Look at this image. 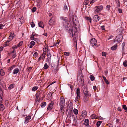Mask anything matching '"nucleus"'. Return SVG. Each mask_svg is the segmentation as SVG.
<instances>
[{"label": "nucleus", "mask_w": 127, "mask_h": 127, "mask_svg": "<svg viewBox=\"0 0 127 127\" xmlns=\"http://www.w3.org/2000/svg\"><path fill=\"white\" fill-rule=\"evenodd\" d=\"M73 112L75 114L77 115L78 114V110L77 109H74L73 110Z\"/></svg>", "instance_id": "obj_32"}, {"label": "nucleus", "mask_w": 127, "mask_h": 127, "mask_svg": "<svg viewBox=\"0 0 127 127\" xmlns=\"http://www.w3.org/2000/svg\"><path fill=\"white\" fill-rule=\"evenodd\" d=\"M38 24L39 27L42 28H44V25L43 22L42 21H41L39 22L38 23Z\"/></svg>", "instance_id": "obj_16"}, {"label": "nucleus", "mask_w": 127, "mask_h": 127, "mask_svg": "<svg viewBox=\"0 0 127 127\" xmlns=\"http://www.w3.org/2000/svg\"><path fill=\"white\" fill-rule=\"evenodd\" d=\"M33 40L37 43L39 41L38 39L37 38H35Z\"/></svg>", "instance_id": "obj_49"}, {"label": "nucleus", "mask_w": 127, "mask_h": 127, "mask_svg": "<svg viewBox=\"0 0 127 127\" xmlns=\"http://www.w3.org/2000/svg\"><path fill=\"white\" fill-rule=\"evenodd\" d=\"M34 35H32L31 36V39L33 40H34V39L35 38L34 37Z\"/></svg>", "instance_id": "obj_61"}, {"label": "nucleus", "mask_w": 127, "mask_h": 127, "mask_svg": "<svg viewBox=\"0 0 127 127\" xmlns=\"http://www.w3.org/2000/svg\"><path fill=\"white\" fill-rule=\"evenodd\" d=\"M38 54L36 52H35L34 53L33 56L34 57L36 58L37 57Z\"/></svg>", "instance_id": "obj_43"}, {"label": "nucleus", "mask_w": 127, "mask_h": 127, "mask_svg": "<svg viewBox=\"0 0 127 127\" xmlns=\"http://www.w3.org/2000/svg\"><path fill=\"white\" fill-rule=\"evenodd\" d=\"M87 114L86 112L85 111H83L82 112V113L81 115V116L82 117L85 116Z\"/></svg>", "instance_id": "obj_29"}, {"label": "nucleus", "mask_w": 127, "mask_h": 127, "mask_svg": "<svg viewBox=\"0 0 127 127\" xmlns=\"http://www.w3.org/2000/svg\"><path fill=\"white\" fill-rule=\"evenodd\" d=\"M59 42H60V41H58L57 42L54 43L53 46H56L57 45V44H59Z\"/></svg>", "instance_id": "obj_50"}, {"label": "nucleus", "mask_w": 127, "mask_h": 127, "mask_svg": "<svg viewBox=\"0 0 127 127\" xmlns=\"http://www.w3.org/2000/svg\"><path fill=\"white\" fill-rule=\"evenodd\" d=\"M104 82L105 83L107 84H109V82L107 80V79L104 80Z\"/></svg>", "instance_id": "obj_58"}, {"label": "nucleus", "mask_w": 127, "mask_h": 127, "mask_svg": "<svg viewBox=\"0 0 127 127\" xmlns=\"http://www.w3.org/2000/svg\"><path fill=\"white\" fill-rule=\"evenodd\" d=\"M89 3V1L88 0H86L85 1L83 4L84 5H87Z\"/></svg>", "instance_id": "obj_42"}, {"label": "nucleus", "mask_w": 127, "mask_h": 127, "mask_svg": "<svg viewBox=\"0 0 127 127\" xmlns=\"http://www.w3.org/2000/svg\"><path fill=\"white\" fill-rule=\"evenodd\" d=\"M123 107L124 110H127V109L126 105H123Z\"/></svg>", "instance_id": "obj_46"}, {"label": "nucleus", "mask_w": 127, "mask_h": 127, "mask_svg": "<svg viewBox=\"0 0 127 127\" xmlns=\"http://www.w3.org/2000/svg\"><path fill=\"white\" fill-rule=\"evenodd\" d=\"M67 9V6L66 5H64V9L65 11L66 10V9Z\"/></svg>", "instance_id": "obj_56"}, {"label": "nucleus", "mask_w": 127, "mask_h": 127, "mask_svg": "<svg viewBox=\"0 0 127 127\" xmlns=\"http://www.w3.org/2000/svg\"><path fill=\"white\" fill-rule=\"evenodd\" d=\"M65 101L64 98L63 97H61L60 99L59 105L60 109L62 111L64 108L65 105Z\"/></svg>", "instance_id": "obj_2"}, {"label": "nucleus", "mask_w": 127, "mask_h": 127, "mask_svg": "<svg viewBox=\"0 0 127 127\" xmlns=\"http://www.w3.org/2000/svg\"><path fill=\"white\" fill-rule=\"evenodd\" d=\"M99 17L97 15H95L93 18V20L94 21L97 22L99 20Z\"/></svg>", "instance_id": "obj_12"}, {"label": "nucleus", "mask_w": 127, "mask_h": 127, "mask_svg": "<svg viewBox=\"0 0 127 127\" xmlns=\"http://www.w3.org/2000/svg\"><path fill=\"white\" fill-rule=\"evenodd\" d=\"M90 78L92 81L94 80L95 79V77L92 75H91L90 76Z\"/></svg>", "instance_id": "obj_38"}, {"label": "nucleus", "mask_w": 127, "mask_h": 127, "mask_svg": "<svg viewBox=\"0 0 127 127\" xmlns=\"http://www.w3.org/2000/svg\"><path fill=\"white\" fill-rule=\"evenodd\" d=\"M73 121L75 123L77 122V119L75 117L74 118V119Z\"/></svg>", "instance_id": "obj_54"}, {"label": "nucleus", "mask_w": 127, "mask_h": 127, "mask_svg": "<svg viewBox=\"0 0 127 127\" xmlns=\"http://www.w3.org/2000/svg\"><path fill=\"white\" fill-rule=\"evenodd\" d=\"M117 45L116 44L115 45L111 47V49L112 50H115L117 48Z\"/></svg>", "instance_id": "obj_25"}, {"label": "nucleus", "mask_w": 127, "mask_h": 127, "mask_svg": "<svg viewBox=\"0 0 127 127\" xmlns=\"http://www.w3.org/2000/svg\"><path fill=\"white\" fill-rule=\"evenodd\" d=\"M49 67V66L48 65L47 63H45L44 66V68L45 69H47Z\"/></svg>", "instance_id": "obj_37"}, {"label": "nucleus", "mask_w": 127, "mask_h": 127, "mask_svg": "<svg viewBox=\"0 0 127 127\" xmlns=\"http://www.w3.org/2000/svg\"><path fill=\"white\" fill-rule=\"evenodd\" d=\"M54 104V102L53 101H51V102L49 104L47 107V109L49 110H50L53 108V106Z\"/></svg>", "instance_id": "obj_10"}, {"label": "nucleus", "mask_w": 127, "mask_h": 127, "mask_svg": "<svg viewBox=\"0 0 127 127\" xmlns=\"http://www.w3.org/2000/svg\"><path fill=\"white\" fill-rule=\"evenodd\" d=\"M90 45L92 46H95L97 44L96 40L95 38L91 39L90 41Z\"/></svg>", "instance_id": "obj_7"}, {"label": "nucleus", "mask_w": 127, "mask_h": 127, "mask_svg": "<svg viewBox=\"0 0 127 127\" xmlns=\"http://www.w3.org/2000/svg\"><path fill=\"white\" fill-rule=\"evenodd\" d=\"M97 116L95 114H92L91 116V118L92 119H97Z\"/></svg>", "instance_id": "obj_18"}, {"label": "nucleus", "mask_w": 127, "mask_h": 127, "mask_svg": "<svg viewBox=\"0 0 127 127\" xmlns=\"http://www.w3.org/2000/svg\"><path fill=\"white\" fill-rule=\"evenodd\" d=\"M5 75V73L4 71L2 69H1L0 70V76H3Z\"/></svg>", "instance_id": "obj_19"}, {"label": "nucleus", "mask_w": 127, "mask_h": 127, "mask_svg": "<svg viewBox=\"0 0 127 127\" xmlns=\"http://www.w3.org/2000/svg\"><path fill=\"white\" fill-rule=\"evenodd\" d=\"M31 117L30 116H28L25 118V123L27 124L31 118Z\"/></svg>", "instance_id": "obj_13"}, {"label": "nucleus", "mask_w": 127, "mask_h": 127, "mask_svg": "<svg viewBox=\"0 0 127 127\" xmlns=\"http://www.w3.org/2000/svg\"><path fill=\"white\" fill-rule=\"evenodd\" d=\"M103 8V6L102 5L96 6L95 7V14H97L99 13L100 11Z\"/></svg>", "instance_id": "obj_4"}, {"label": "nucleus", "mask_w": 127, "mask_h": 127, "mask_svg": "<svg viewBox=\"0 0 127 127\" xmlns=\"http://www.w3.org/2000/svg\"><path fill=\"white\" fill-rule=\"evenodd\" d=\"M71 21H72L74 25H77L78 23V20L77 17L75 16H74L72 19L70 20Z\"/></svg>", "instance_id": "obj_5"}, {"label": "nucleus", "mask_w": 127, "mask_h": 127, "mask_svg": "<svg viewBox=\"0 0 127 127\" xmlns=\"http://www.w3.org/2000/svg\"><path fill=\"white\" fill-rule=\"evenodd\" d=\"M77 77L79 82H80L81 84H83L84 81L83 80V75L81 71H80L78 73Z\"/></svg>", "instance_id": "obj_3"}, {"label": "nucleus", "mask_w": 127, "mask_h": 127, "mask_svg": "<svg viewBox=\"0 0 127 127\" xmlns=\"http://www.w3.org/2000/svg\"><path fill=\"white\" fill-rule=\"evenodd\" d=\"M68 30V32L70 33V35L72 36L73 37L74 41L75 43H76L77 45L76 41L77 39V35L76 27H73L71 29H69Z\"/></svg>", "instance_id": "obj_1"}, {"label": "nucleus", "mask_w": 127, "mask_h": 127, "mask_svg": "<svg viewBox=\"0 0 127 127\" xmlns=\"http://www.w3.org/2000/svg\"><path fill=\"white\" fill-rule=\"evenodd\" d=\"M16 56V54H14L13 55H12V57L13 58H15Z\"/></svg>", "instance_id": "obj_64"}, {"label": "nucleus", "mask_w": 127, "mask_h": 127, "mask_svg": "<svg viewBox=\"0 0 127 127\" xmlns=\"http://www.w3.org/2000/svg\"><path fill=\"white\" fill-rule=\"evenodd\" d=\"M102 123V122L101 121H99L97 122L96 123V126L97 127H99L100 126V124Z\"/></svg>", "instance_id": "obj_31"}, {"label": "nucleus", "mask_w": 127, "mask_h": 127, "mask_svg": "<svg viewBox=\"0 0 127 127\" xmlns=\"http://www.w3.org/2000/svg\"><path fill=\"white\" fill-rule=\"evenodd\" d=\"M84 124L87 127H91L89 126V120L88 119H85L84 122Z\"/></svg>", "instance_id": "obj_11"}, {"label": "nucleus", "mask_w": 127, "mask_h": 127, "mask_svg": "<svg viewBox=\"0 0 127 127\" xmlns=\"http://www.w3.org/2000/svg\"><path fill=\"white\" fill-rule=\"evenodd\" d=\"M96 1V0H91L90 2V4H92V3H93L95 1Z\"/></svg>", "instance_id": "obj_51"}, {"label": "nucleus", "mask_w": 127, "mask_h": 127, "mask_svg": "<svg viewBox=\"0 0 127 127\" xmlns=\"http://www.w3.org/2000/svg\"><path fill=\"white\" fill-rule=\"evenodd\" d=\"M20 72V70L18 68H16L14 69L13 71V73L14 74H17Z\"/></svg>", "instance_id": "obj_14"}, {"label": "nucleus", "mask_w": 127, "mask_h": 127, "mask_svg": "<svg viewBox=\"0 0 127 127\" xmlns=\"http://www.w3.org/2000/svg\"><path fill=\"white\" fill-rule=\"evenodd\" d=\"M4 27V26L2 24H0V29H2L3 28V27Z\"/></svg>", "instance_id": "obj_53"}, {"label": "nucleus", "mask_w": 127, "mask_h": 127, "mask_svg": "<svg viewBox=\"0 0 127 127\" xmlns=\"http://www.w3.org/2000/svg\"><path fill=\"white\" fill-rule=\"evenodd\" d=\"M116 3L117 5V7L118 8L120 7V3L119 2V0H115Z\"/></svg>", "instance_id": "obj_20"}, {"label": "nucleus", "mask_w": 127, "mask_h": 127, "mask_svg": "<svg viewBox=\"0 0 127 127\" xmlns=\"http://www.w3.org/2000/svg\"><path fill=\"white\" fill-rule=\"evenodd\" d=\"M106 54L105 52H103L102 53V56H106Z\"/></svg>", "instance_id": "obj_60"}, {"label": "nucleus", "mask_w": 127, "mask_h": 127, "mask_svg": "<svg viewBox=\"0 0 127 127\" xmlns=\"http://www.w3.org/2000/svg\"><path fill=\"white\" fill-rule=\"evenodd\" d=\"M85 18L86 19L88 20L90 23H91V19L88 17H85Z\"/></svg>", "instance_id": "obj_34"}, {"label": "nucleus", "mask_w": 127, "mask_h": 127, "mask_svg": "<svg viewBox=\"0 0 127 127\" xmlns=\"http://www.w3.org/2000/svg\"><path fill=\"white\" fill-rule=\"evenodd\" d=\"M15 85L14 84H12L10 85L8 87V89L9 90H11L14 87Z\"/></svg>", "instance_id": "obj_24"}, {"label": "nucleus", "mask_w": 127, "mask_h": 127, "mask_svg": "<svg viewBox=\"0 0 127 127\" xmlns=\"http://www.w3.org/2000/svg\"><path fill=\"white\" fill-rule=\"evenodd\" d=\"M80 98V95H77V96L75 98V101H78V99H79Z\"/></svg>", "instance_id": "obj_39"}, {"label": "nucleus", "mask_w": 127, "mask_h": 127, "mask_svg": "<svg viewBox=\"0 0 127 127\" xmlns=\"http://www.w3.org/2000/svg\"><path fill=\"white\" fill-rule=\"evenodd\" d=\"M105 26H101L102 30H105Z\"/></svg>", "instance_id": "obj_62"}, {"label": "nucleus", "mask_w": 127, "mask_h": 127, "mask_svg": "<svg viewBox=\"0 0 127 127\" xmlns=\"http://www.w3.org/2000/svg\"><path fill=\"white\" fill-rule=\"evenodd\" d=\"M108 127H113L112 125L111 124H109L107 125Z\"/></svg>", "instance_id": "obj_63"}, {"label": "nucleus", "mask_w": 127, "mask_h": 127, "mask_svg": "<svg viewBox=\"0 0 127 127\" xmlns=\"http://www.w3.org/2000/svg\"><path fill=\"white\" fill-rule=\"evenodd\" d=\"M16 67V66L15 65H13L11 66L9 68V70L10 71H11L13 69L15 68Z\"/></svg>", "instance_id": "obj_23"}, {"label": "nucleus", "mask_w": 127, "mask_h": 127, "mask_svg": "<svg viewBox=\"0 0 127 127\" xmlns=\"http://www.w3.org/2000/svg\"><path fill=\"white\" fill-rule=\"evenodd\" d=\"M1 103H0V110L3 111L4 110V107L3 105Z\"/></svg>", "instance_id": "obj_22"}, {"label": "nucleus", "mask_w": 127, "mask_h": 127, "mask_svg": "<svg viewBox=\"0 0 127 127\" xmlns=\"http://www.w3.org/2000/svg\"><path fill=\"white\" fill-rule=\"evenodd\" d=\"M60 19L61 20H64L66 22L67 21V18L66 17H60Z\"/></svg>", "instance_id": "obj_27"}, {"label": "nucleus", "mask_w": 127, "mask_h": 127, "mask_svg": "<svg viewBox=\"0 0 127 127\" xmlns=\"http://www.w3.org/2000/svg\"><path fill=\"white\" fill-rule=\"evenodd\" d=\"M88 96H84V99L85 102H86L88 100L87 97Z\"/></svg>", "instance_id": "obj_40"}, {"label": "nucleus", "mask_w": 127, "mask_h": 127, "mask_svg": "<svg viewBox=\"0 0 127 127\" xmlns=\"http://www.w3.org/2000/svg\"><path fill=\"white\" fill-rule=\"evenodd\" d=\"M83 92L84 93V96H89V92L87 89V87L85 86H84L82 89Z\"/></svg>", "instance_id": "obj_8"}, {"label": "nucleus", "mask_w": 127, "mask_h": 127, "mask_svg": "<svg viewBox=\"0 0 127 127\" xmlns=\"http://www.w3.org/2000/svg\"><path fill=\"white\" fill-rule=\"evenodd\" d=\"M123 64L124 66L126 67L127 66V62L126 61H125L123 62Z\"/></svg>", "instance_id": "obj_45"}, {"label": "nucleus", "mask_w": 127, "mask_h": 127, "mask_svg": "<svg viewBox=\"0 0 127 127\" xmlns=\"http://www.w3.org/2000/svg\"><path fill=\"white\" fill-rule=\"evenodd\" d=\"M32 69V67H30L27 68L28 70L29 71H30Z\"/></svg>", "instance_id": "obj_55"}, {"label": "nucleus", "mask_w": 127, "mask_h": 127, "mask_svg": "<svg viewBox=\"0 0 127 127\" xmlns=\"http://www.w3.org/2000/svg\"><path fill=\"white\" fill-rule=\"evenodd\" d=\"M123 36L121 34H119L116 36L114 40L115 42H117L118 43H119L122 40Z\"/></svg>", "instance_id": "obj_6"}, {"label": "nucleus", "mask_w": 127, "mask_h": 127, "mask_svg": "<svg viewBox=\"0 0 127 127\" xmlns=\"http://www.w3.org/2000/svg\"><path fill=\"white\" fill-rule=\"evenodd\" d=\"M16 3V5H17V6H19L20 4V0H17L15 1Z\"/></svg>", "instance_id": "obj_21"}, {"label": "nucleus", "mask_w": 127, "mask_h": 127, "mask_svg": "<svg viewBox=\"0 0 127 127\" xmlns=\"http://www.w3.org/2000/svg\"><path fill=\"white\" fill-rule=\"evenodd\" d=\"M46 105V103L45 102H44L41 103L40 106L42 108H43L45 107Z\"/></svg>", "instance_id": "obj_28"}, {"label": "nucleus", "mask_w": 127, "mask_h": 127, "mask_svg": "<svg viewBox=\"0 0 127 127\" xmlns=\"http://www.w3.org/2000/svg\"><path fill=\"white\" fill-rule=\"evenodd\" d=\"M23 42L22 41H21L20 42H19V43L18 44V47L21 46L23 44Z\"/></svg>", "instance_id": "obj_47"}, {"label": "nucleus", "mask_w": 127, "mask_h": 127, "mask_svg": "<svg viewBox=\"0 0 127 127\" xmlns=\"http://www.w3.org/2000/svg\"><path fill=\"white\" fill-rule=\"evenodd\" d=\"M64 54L66 56H69V54L67 52H65L64 53Z\"/></svg>", "instance_id": "obj_57"}, {"label": "nucleus", "mask_w": 127, "mask_h": 127, "mask_svg": "<svg viewBox=\"0 0 127 127\" xmlns=\"http://www.w3.org/2000/svg\"><path fill=\"white\" fill-rule=\"evenodd\" d=\"M11 41L9 39L6 42H5V44H4V46H6L8 45V43Z\"/></svg>", "instance_id": "obj_30"}, {"label": "nucleus", "mask_w": 127, "mask_h": 127, "mask_svg": "<svg viewBox=\"0 0 127 127\" xmlns=\"http://www.w3.org/2000/svg\"><path fill=\"white\" fill-rule=\"evenodd\" d=\"M13 34H10L9 37V39L10 40V41H11L13 39Z\"/></svg>", "instance_id": "obj_33"}, {"label": "nucleus", "mask_w": 127, "mask_h": 127, "mask_svg": "<svg viewBox=\"0 0 127 127\" xmlns=\"http://www.w3.org/2000/svg\"><path fill=\"white\" fill-rule=\"evenodd\" d=\"M55 20L54 17H52L50 19L49 22V24L50 25H55Z\"/></svg>", "instance_id": "obj_9"}, {"label": "nucleus", "mask_w": 127, "mask_h": 127, "mask_svg": "<svg viewBox=\"0 0 127 127\" xmlns=\"http://www.w3.org/2000/svg\"><path fill=\"white\" fill-rule=\"evenodd\" d=\"M110 7L111 6L110 5H108L106 6V8L107 10H110Z\"/></svg>", "instance_id": "obj_41"}, {"label": "nucleus", "mask_w": 127, "mask_h": 127, "mask_svg": "<svg viewBox=\"0 0 127 127\" xmlns=\"http://www.w3.org/2000/svg\"><path fill=\"white\" fill-rule=\"evenodd\" d=\"M125 45V42H123L122 44V53L123 54H124V47Z\"/></svg>", "instance_id": "obj_17"}, {"label": "nucleus", "mask_w": 127, "mask_h": 127, "mask_svg": "<svg viewBox=\"0 0 127 127\" xmlns=\"http://www.w3.org/2000/svg\"><path fill=\"white\" fill-rule=\"evenodd\" d=\"M31 44L32 45H34L35 44V42L34 41H32L31 43Z\"/></svg>", "instance_id": "obj_52"}, {"label": "nucleus", "mask_w": 127, "mask_h": 127, "mask_svg": "<svg viewBox=\"0 0 127 127\" xmlns=\"http://www.w3.org/2000/svg\"><path fill=\"white\" fill-rule=\"evenodd\" d=\"M47 55V61L49 63L50 62L51 60V55L50 53L49 52L48 54Z\"/></svg>", "instance_id": "obj_15"}, {"label": "nucleus", "mask_w": 127, "mask_h": 127, "mask_svg": "<svg viewBox=\"0 0 127 127\" xmlns=\"http://www.w3.org/2000/svg\"><path fill=\"white\" fill-rule=\"evenodd\" d=\"M118 11L120 13H122V10L120 8H118Z\"/></svg>", "instance_id": "obj_59"}, {"label": "nucleus", "mask_w": 127, "mask_h": 127, "mask_svg": "<svg viewBox=\"0 0 127 127\" xmlns=\"http://www.w3.org/2000/svg\"><path fill=\"white\" fill-rule=\"evenodd\" d=\"M36 8L35 7H34L32 9V11L33 12H35L36 10Z\"/></svg>", "instance_id": "obj_48"}, {"label": "nucleus", "mask_w": 127, "mask_h": 127, "mask_svg": "<svg viewBox=\"0 0 127 127\" xmlns=\"http://www.w3.org/2000/svg\"><path fill=\"white\" fill-rule=\"evenodd\" d=\"M31 25L32 28H33L35 26V24L33 22H31Z\"/></svg>", "instance_id": "obj_44"}, {"label": "nucleus", "mask_w": 127, "mask_h": 127, "mask_svg": "<svg viewBox=\"0 0 127 127\" xmlns=\"http://www.w3.org/2000/svg\"><path fill=\"white\" fill-rule=\"evenodd\" d=\"M80 91L79 89L78 88L76 91L77 95H80Z\"/></svg>", "instance_id": "obj_35"}, {"label": "nucleus", "mask_w": 127, "mask_h": 127, "mask_svg": "<svg viewBox=\"0 0 127 127\" xmlns=\"http://www.w3.org/2000/svg\"><path fill=\"white\" fill-rule=\"evenodd\" d=\"M38 89V87L36 86L33 87L32 89V91H35Z\"/></svg>", "instance_id": "obj_36"}, {"label": "nucleus", "mask_w": 127, "mask_h": 127, "mask_svg": "<svg viewBox=\"0 0 127 127\" xmlns=\"http://www.w3.org/2000/svg\"><path fill=\"white\" fill-rule=\"evenodd\" d=\"M46 53V51H44L43 53L42 54V59L43 60H44L45 58Z\"/></svg>", "instance_id": "obj_26"}]
</instances>
